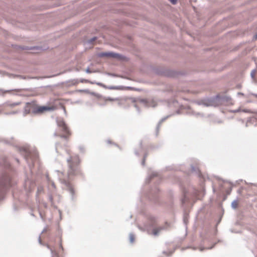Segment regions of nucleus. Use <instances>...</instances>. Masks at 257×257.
<instances>
[{"mask_svg": "<svg viewBox=\"0 0 257 257\" xmlns=\"http://www.w3.org/2000/svg\"><path fill=\"white\" fill-rule=\"evenodd\" d=\"M19 152L23 155L30 169L32 170L34 162L37 160L38 158V154L37 151L31 150L27 148H20Z\"/></svg>", "mask_w": 257, "mask_h": 257, "instance_id": "f257e3e1", "label": "nucleus"}, {"mask_svg": "<svg viewBox=\"0 0 257 257\" xmlns=\"http://www.w3.org/2000/svg\"><path fill=\"white\" fill-rule=\"evenodd\" d=\"M68 164V170L67 173V178L70 179V176L75 175L78 171V165L79 163V159L78 155L71 157L67 159Z\"/></svg>", "mask_w": 257, "mask_h": 257, "instance_id": "f03ea898", "label": "nucleus"}, {"mask_svg": "<svg viewBox=\"0 0 257 257\" xmlns=\"http://www.w3.org/2000/svg\"><path fill=\"white\" fill-rule=\"evenodd\" d=\"M155 222L156 219L154 217H151L148 225H146V228L147 229L149 233L158 236L162 230L167 229L168 224H166L165 225L156 227Z\"/></svg>", "mask_w": 257, "mask_h": 257, "instance_id": "7ed1b4c3", "label": "nucleus"}, {"mask_svg": "<svg viewBox=\"0 0 257 257\" xmlns=\"http://www.w3.org/2000/svg\"><path fill=\"white\" fill-rule=\"evenodd\" d=\"M11 185L10 177L6 174H3L0 177V201L4 198L6 190Z\"/></svg>", "mask_w": 257, "mask_h": 257, "instance_id": "20e7f679", "label": "nucleus"}, {"mask_svg": "<svg viewBox=\"0 0 257 257\" xmlns=\"http://www.w3.org/2000/svg\"><path fill=\"white\" fill-rule=\"evenodd\" d=\"M59 180L62 184L65 185L68 191L71 195V199L73 200L74 199L75 191L71 184L66 178H62L60 176H59Z\"/></svg>", "mask_w": 257, "mask_h": 257, "instance_id": "39448f33", "label": "nucleus"}, {"mask_svg": "<svg viewBox=\"0 0 257 257\" xmlns=\"http://www.w3.org/2000/svg\"><path fill=\"white\" fill-rule=\"evenodd\" d=\"M54 110L53 107H50L47 106H37V109L34 112H36V115L41 114L44 112L47 111H52Z\"/></svg>", "mask_w": 257, "mask_h": 257, "instance_id": "423d86ee", "label": "nucleus"}, {"mask_svg": "<svg viewBox=\"0 0 257 257\" xmlns=\"http://www.w3.org/2000/svg\"><path fill=\"white\" fill-rule=\"evenodd\" d=\"M58 125L61 127L62 131L66 134L70 135L69 131L63 119H60L57 120Z\"/></svg>", "mask_w": 257, "mask_h": 257, "instance_id": "0eeeda50", "label": "nucleus"}, {"mask_svg": "<svg viewBox=\"0 0 257 257\" xmlns=\"http://www.w3.org/2000/svg\"><path fill=\"white\" fill-rule=\"evenodd\" d=\"M98 56L102 57H111L113 58H117L120 56V55L118 53H115L113 52H101L98 54Z\"/></svg>", "mask_w": 257, "mask_h": 257, "instance_id": "6e6552de", "label": "nucleus"}, {"mask_svg": "<svg viewBox=\"0 0 257 257\" xmlns=\"http://www.w3.org/2000/svg\"><path fill=\"white\" fill-rule=\"evenodd\" d=\"M202 105L205 106H211L214 105V98L206 100H202Z\"/></svg>", "mask_w": 257, "mask_h": 257, "instance_id": "1a4fd4ad", "label": "nucleus"}, {"mask_svg": "<svg viewBox=\"0 0 257 257\" xmlns=\"http://www.w3.org/2000/svg\"><path fill=\"white\" fill-rule=\"evenodd\" d=\"M30 113H31V107H30L29 102H27L24 108L23 116H25Z\"/></svg>", "mask_w": 257, "mask_h": 257, "instance_id": "9d476101", "label": "nucleus"}, {"mask_svg": "<svg viewBox=\"0 0 257 257\" xmlns=\"http://www.w3.org/2000/svg\"><path fill=\"white\" fill-rule=\"evenodd\" d=\"M7 75L10 77V78H18L21 79H30V77H26L25 76L23 75H16V74H7Z\"/></svg>", "mask_w": 257, "mask_h": 257, "instance_id": "9b49d317", "label": "nucleus"}, {"mask_svg": "<svg viewBox=\"0 0 257 257\" xmlns=\"http://www.w3.org/2000/svg\"><path fill=\"white\" fill-rule=\"evenodd\" d=\"M187 113L188 114H189V115H194V116H195L196 117H199V116L203 117L204 116L202 113H201L200 112H196L192 110H189L187 112Z\"/></svg>", "mask_w": 257, "mask_h": 257, "instance_id": "f8f14e48", "label": "nucleus"}, {"mask_svg": "<svg viewBox=\"0 0 257 257\" xmlns=\"http://www.w3.org/2000/svg\"><path fill=\"white\" fill-rule=\"evenodd\" d=\"M146 105L148 107H155L157 105L156 101L154 99H152L147 101V104Z\"/></svg>", "mask_w": 257, "mask_h": 257, "instance_id": "ddd939ff", "label": "nucleus"}, {"mask_svg": "<svg viewBox=\"0 0 257 257\" xmlns=\"http://www.w3.org/2000/svg\"><path fill=\"white\" fill-rule=\"evenodd\" d=\"M169 116V115H168L166 117L162 118L159 121V122H158V124L157 125V127H156V135H158V134L159 133V128L160 127V125H161L162 122H163L164 120H165Z\"/></svg>", "mask_w": 257, "mask_h": 257, "instance_id": "4468645a", "label": "nucleus"}, {"mask_svg": "<svg viewBox=\"0 0 257 257\" xmlns=\"http://www.w3.org/2000/svg\"><path fill=\"white\" fill-rule=\"evenodd\" d=\"M30 107H31V113L33 115H36V112H34L37 109V105L35 104L30 103Z\"/></svg>", "mask_w": 257, "mask_h": 257, "instance_id": "2eb2a0df", "label": "nucleus"}, {"mask_svg": "<svg viewBox=\"0 0 257 257\" xmlns=\"http://www.w3.org/2000/svg\"><path fill=\"white\" fill-rule=\"evenodd\" d=\"M158 173H157V172H153L151 175L149 176L147 178V179H146V182H147V183H149V182H150V181H151V180L152 179V178H154V177H156V176H158Z\"/></svg>", "mask_w": 257, "mask_h": 257, "instance_id": "dca6fc26", "label": "nucleus"}, {"mask_svg": "<svg viewBox=\"0 0 257 257\" xmlns=\"http://www.w3.org/2000/svg\"><path fill=\"white\" fill-rule=\"evenodd\" d=\"M191 167L192 172L198 175L199 176H200V171L199 170L198 168H196V167L193 166V165H191Z\"/></svg>", "mask_w": 257, "mask_h": 257, "instance_id": "f3484780", "label": "nucleus"}, {"mask_svg": "<svg viewBox=\"0 0 257 257\" xmlns=\"http://www.w3.org/2000/svg\"><path fill=\"white\" fill-rule=\"evenodd\" d=\"M187 199H188V198H187V192L184 191V197L181 199L182 203V204L185 203Z\"/></svg>", "mask_w": 257, "mask_h": 257, "instance_id": "a211bd4d", "label": "nucleus"}, {"mask_svg": "<svg viewBox=\"0 0 257 257\" xmlns=\"http://www.w3.org/2000/svg\"><path fill=\"white\" fill-rule=\"evenodd\" d=\"M21 103L20 101L16 102H13V103H8V105L10 107H13L15 106L19 105Z\"/></svg>", "mask_w": 257, "mask_h": 257, "instance_id": "6ab92c4d", "label": "nucleus"}, {"mask_svg": "<svg viewBox=\"0 0 257 257\" xmlns=\"http://www.w3.org/2000/svg\"><path fill=\"white\" fill-rule=\"evenodd\" d=\"M130 241L131 243H133L135 240L134 235L132 233H130L129 234Z\"/></svg>", "mask_w": 257, "mask_h": 257, "instance_id": "aec40b11", "label": "nucleus"}, {"mask_svg": "<svg viewBox=\"0 0 257 257\" xmlns=\"http://www.w3.org/2000/svg\"><path fill=\"white\" fill-rule=\"evenodd\" d=\"M49 201L51 202V205L54 206L53 196L51 194H49L48 196Z\"/></svg>", "mask_w": 257, "mask_h": 257, "instance_id": "412c9836", "label": "nucleus"}, {"mask_svg": "<svg viewBox=\"0 0 257 257\" xmlns=\"http://www.w3.org/2000/svg\"><path fill=\"white\" fill-rule=\"evenodd\" d=\"M103 99L105 101L109 100V101H115V100H117V98H111V97H104L103 98Z\"/></svg>", "mask_w": 257, "mask_h": 257, "instance_id": "4be33fe9", "label": "nucleus"}, {"mask_svg": "<svg viewBox=\"0 0 257 257\" xmlns=\"http://www.w3.org/2000/svg\"><path fill=\"white\" fill-rule=\"evenodd\" d=\"M237 206V201L234 200L231 203V207L233 209H236Z\"/></svg>", "mask_w": 257, "mask_h": 257, "instance_id": "5701e85b", "label": "nucleus"}, {"mask_svg": "<svg viewBox=\"0 0 257 257\" xmlns=\"http://www.w3.org/2000/svg\"><path fill=\"white\" fill-rule=\"evenodd\" d=\"M19 112H20L19 110L12 111H11V112H6V113H5V114L6 115H12V114H15L18 113Z\"/></svg>", "mask_w": 257, "mask_h": 257, "instance_id": "b1692460", "label": "nucleus"}, {"mask_svg": "<svg viewBox=\"0 0 257 257\" xmlns=\"http://www.w3.org/2000/svg\"><path fill=\"white\" fill-rule=\"evenodd\" d=\"M96 39H97V37H93V38L88 40L87 43L88 44H91L93 41H94Z\"/></svg>", "mask_w": 257, "mask_h": 257, "instance_id": "393cba45", "label": "nucleus"}, {"mask_svg": "<svg viewBox=\"0 0 257 257\" xmlns=\"http://www.w3.org/2000/svg\"><path fill=\"white\" fill-rule=\"evenodd\" d=\"M23 50H33V49H34L35 48V47H22L21 48ZM36 49H38V47H36Z\"/></svg>", "mask_w": 257, "mask_h": 257, "instance_id": "a878e982", "label": "nucleus"}, {"mask_svg": "<svg viewBox=\"0 0 257 257\" xmlns=\"http://www.w3.org/2000/svg\"><path fill=\"white\" fill-rule=\"evenodd\" d=\"M2 165H4V166H5L6 167H7L9 166L10 164H9V163L7 161V160H5L4 161V162H3V164H2Z\"/></svg>", "mask_w": 257, "mask_h": 257, "instance_id": "bb28decb", "label": "nucleus"}, {"mask_svg": "<svg viewBox=\"0 0 257 257\" xmlns=\"http://www.w3.org/2000/svg\"><path fill=\"white\" fill-rule=\"evenodd\" d=\"M96 84L98 86H101L104 88H106V87H107L106 85H104V84H103L101 82H97V83H96Z\"/></svg>", "mask_w": 257, "mask_h": 257, "instance_id": "cd10ccee", "label": "nucleus"}, {"mask_svg": "<svg viewBox=\"0 0 257 257\" xmlns=\"http://www.w3.org/2000/svg\"><path fill=\"white\" fill-rule=\"evenodd\" d=\"M118 88V86H107L106 89H117Z\"/></svg>", "mask_w": 257, "mask_h": 257, "instance_id": "c85d7f7f", "label": "nucleus"}, {"mask_svg": "<svg viewBox=\"0 0 257 257\" xmlns=\"http://www.w3.org/2000/svg\"><path fill=\"white\" fill-rule=\"evenodd\" d=\"M255 73V69H253L250 73V76L252 79H254V78Z\"/></svg>", "mask_w": 257, "mask_h": 257, "instance_id": "c756f323", "label": "nucleus"}, {"mask_svg": "<svg viewBox=\"0 0 257 257\" xmlns=\"http://www.w3.org/2000/svg\"><path fill=\"white\" fill-rule=\"evenodd\" d=\"M147 156V154H146L144 155V156L143 160V161H142V165H143V166H144V165H145V159H146V158Z\"/></svg>", "mask_w": 257, "mask_h": 257, "instance_id": "7c9ffc66", "label": "nucleus"}, {"mask_svg": "<svg viewBox=\"0 0 257 257\" xmlns=\"http://www.w3.org/2000/svg\"><path fill=\"white\" fill-rule=\"evenodd\" d=\"M163 253L164 254H165L166 255H167V256H169L170 255L172 254L173 253V251H170L169 253L167 252V251H164L163 252Z\"/></svg>", "mask_w": 257, "mask_h": 257, "instance_id": "2f4dec72", "label": "nucleus"}, {"mask_svg": "<svg viewBox=\"0 0 257 257\" xmlns=\"http://www.w3.org/2000/svg\"><path fill=\"white\" fill-rule=\"evenodd\" d=\"M85 72L87 73H90L92 72H95V71H92L90 70L89 67H87V69L85 70Z\"/></svg>", "mask_w": 257, "mask_h": 257, "instance_id": "473e14b6", "label": "nucleus"}, {"mask_svg": "<svg viewBox=\"0 0 257 257\" xmlns=\"http://www.w3.org/2000/svg\"><path fill=\"white\" fill-rule=\"evenodd\" d=\"M108 76H113V77H118V75L114 74V73H107L106 74Z\"/></svg>", "mask_w": 257, "mask_h": 257, "instance_id": "72a5a7b5", "label": "nucleus"}, {"mask_svg": "<svg viewBox=\"0 0 257 257\" xmlns=\"http://www.w3.org/2000/svg\"><path fill=\"white\" fill-rule=\"evenodd\" d=\"M80 82L81 83L86 82L88 83V82H90V80L84 79H81L80 80Z\"/></svg>", "mask_w": 257, "mask_h": 257, "instance_id": "f704fd0d", "label": "nucleus"}, {"mask_svg": "<svg viewBox=\"0 0 257 257\" xmlns=\"http://www.w3.org/2000/svg\"><path fill=\"white\" fill-rule=\"evenodd\" d=\"M30 182L31 181L28 179H27V180H26L25 181V188H26V189H27V186L28 185V184H29L30 183Z\"/></svg>", "mask_w": 257, "mask_h": 257, "instance_id": "c9c22d12", "label": "nucleus"}, {"mask_svg": "<svg viewBox=\"0 0 257 257\" xmlns=\"http://www.w3.org/2000/svg\"><path fill=\"white\" fill-rule=\"evenodd\" d=\"M241 111L242 112H245V113H250L251 112V111L250 110L247 109H243L241 110Z\"/></svg>", "mask_w": 257, "mask_h": 257, "instance_id": "e433bc0d", "label": "nucleus"}, {"mask_svg": "<svg viewBox=\"0 0 257 257\" xmlns=\"http://www.w3.org/2000/svg\"><path fill=\"white\" fill-rule=\"evenodd\" d=\"M184 222L185 224H187V215H185L184 217Z\"/></svg>", "mask_w": 257, "mask_h": 257, "instance_id": "4c0bfd02", "label": "nucleus"}, {"mask_svg": "<svg viewBox=\"0 0 257 257\" xmlns=\"http://www.w3.org/2000/svg\"><path fill=\"white\" fill-rule=\"evenodd\" d=\"M195 103L196 104H197V105H202V100L196 101L195 102Z\"/></svg>", "mask_w": 257, "mask_h": 257, "instance_id": "58836bf2", "label": "nucleus"}, {"mask_svg": "<svg viewBox=\"0 0 257 257\" xmlns=\"http://www.w3.org/2000/svg\"><path fill=\"white\" fill-rule=\"evenodd\" d=\"M51 253L52 254V257H55V256H56V257H57V254L54 253V251H53V250L51 249Z\"/></svg>", "mask_w": 257, "mask_h": 257, "instance_id": "ea45409f", "label": "nucleus"}, {"mask_svg": "<svg viewBox=\"0 0 257 257\" xmlns=\"http://www.w3.org/2000/svg\"><path fill=\"white\" fill-rule=\"evenodd\" d=\"M91 94H92V95H94V96H97V97H99V96H100V95L99 94H97V93H95V92H92V93H91Z\"/></svg>", "mask_w": 257, "mask_h": 257, "instance_id": "a19ab883", "label": "nucleus"}, {"mask_svg": "<svg viewBox=\"0 0 257 257\" xmlns=\"http://www.w3.org/2000/svg\"><path fill=\"white\" fill-rule=\"evenodd\" d=\"M172 4L175 5L177 3V0H169Z\"/></svg>", "mask_w": 257, "mask_h": 257, "instance_id": "79ce46f5", "label": "nucleus"}, {"mask_svg": "<svg viewBox=\"0 0 257 257\" xmlns=\"http://www.w3.org/2000/svg\"><path fill=\"white\" fill-rule=\"evenodd\" d=\"M240 111H241V110L240 109H237L232 110V112H233L234 113H236V112H239Z\"/></svg>", "mask_w": 257, "mask_h": 257, "instance_id": "37998d69", "label": "nucleus"}, {"mask_svg": "<svg viewBox=\"0 0 257 257\" xmlns=\"http://www.w3.org/2000/svg\"><path fill=\"white\" fill-rule=\"evenodd\" d=\"M135 107L136 108V109L137 110V111H138V112H140V109L138 107V106L137 105H135Z\"/></svg>", "mask_w": 257, "mask_h": 257, "instance_id": "c03bdc74", "label": "nucleus"}, {"mask_svg": "<svg viewBox=\"0 0 257 257\" xmlns=\"http://www.w3.org/2000/svg\"><path fill=\"white\" fill-rule=\"evenodd\" d=\"M88 83H90V84H96V83H97L95 81H90V82H88Z\"/></svg>", "mask_w": 257, "mask_h": 257, "instance_id": "a18cd8bd", "label": "nucleus"}, {"mask_svg": "<svg viewBox=\"0 0 257 257\" xmlns=\"http://www.w3.org/2000/svg\"><path fill=\"white\" fill-rule=\"evenodd\" d=\"M43 189L41 187H39L38 188V192H41Z\"/></svg>", "mask_w": 257, "mask_h": 257, "instance_id": "49530a36", "label": "nucleus"}, {"mask_svg": "<svg viewBox=\"0 0 257 257\" xmlns=\"http://www.w3.org/2000/svg\"><path fill=\"white\" fill-rule=\"evenodd\" d=\"M60 137L62 138L66 139L67 137L66 135H61Z\"/></svg>", "mask_w": 257, "mask_h": 257, "instance_id": "de8ad7c7", "label": "nucleus"}, {"mask_svg": "<svg viewBox=\"0 0 257 257\" xmlns=\"http://www.w3.org/2000/svg\"><path fill=\"white\" fill-rule=\"evenodd\" d=\"M39 242L40 244L42 243L41 240V237L40 236H39Z\"/></svg>", "mask_w": 257, "mask_h": 257, "instance_id": "09e8293b", "label": "nucleus"}, {"mask_svg": "<svg viewBox=\"0 0 257 257\" xmlns=\"http://www.w3.org/2000/svg\"><path fill=\"white\" fill-rule=\"evenodd\" d=\"M251 95L257 98V94H256V93H251Z\"/></svg>", "mask_w": 257, "mask_h": 257, "instance_id": "8fccbe9b", "label": "nucleus"}, {"mask_svg": "<svg viewBox=\"0 0 257 257\" xmlns=\"http://www.w3.org/2000/svg\"><path fill=\"white\" fill-rule=\"evenodd\" d=\"M40 215L41 218L43 220H44V218H43V217L42 216V213H41V212H40Z\"/></svg>", "mask_w": 257, "mask_h": 257, "instance_id": "3c124183", "label": "nucleus"}, {"mask_svg": "<svg viewBox=\"0 0 257 257\" xmlns=\"http://www.w3.org/2000/svg\"><path fill=\"white\" fill-rule=\"evenodd\" d=\"M135 154H136L137 156H139V153H138L137 151H136L135 152Z\"/></svg>", "mask_w": 257, "mask_h": 257, "instance_id": "603ef678", "label": "nucleus"}, {"mask_svg": "<svg viewBox=\"0 0 257 257\" xmlns=\"http://www.w3.org/2000/svg\"><path fill=\"white\" fill-rule=\"evenodd\" d=\"M254 38L257 39V33L254 36Z\"/></svg>", "mask_w": 257, "mask_h": 257, "instance_id": "864d4df0", "label": "nucleus"}, {"mask_svg": "<svg viewBox=\"0 0 257 257\" xmlns=\"http://www.w3.org/2000/svg\"><path fill=\"white\" fill-rule=\"evenodd\" d=\"M52 186H53L54 188H55V184H54V182H52Z\"/></svg>", "mask_w": 257, "mask_h": 257, "instance_id": "5fc2aeb1", "label": "nucleus"}, {"mask_svg": "<svg viewBox=\"0 0 257 257\" xmlns=\"http://www.w3.org/2000/svg\"><path fill=\"white\" fill-rule=\"evenodd\" d=\"M73 81H75L74 83H78V80H73Z\"/></svg>", "mask_w": 257, "mask_h": 257, "instance_id": "6e6d98bb", "label": "nucleus"}, {"mask_svg": "<svg viewBox=\"0 0 257 257\" xmlns=\"http://www.w3.org/2000/svg\"><path fill=\"white\" fill-rule=\"evenodd\" d=\"M63 110H64V113H65V114H66V111L65 108L64 107H63Z\"/></svg>", "mask_w": 257, "mask_h": 257, "instance_id": "4d7b16f0", "label": "nucleus"}, {"mask_svg": "<svg viewBox=\"0 0 257 257\" xmlns=\"http://www.w3.org/2000/svg\"><path fill=\"white\" fill-rule=\"evenodd\" d=\"M60 247L62 248V249H63L61 243L60 244Z\"/></svg>", "mask_w": 257, "mask_h": 257, "instance_id": "13d9d810", "label": "nucleus"}, {"mask_svg": "<svg viewBox=\"0 0 257 257\" xmlns=\"http://www.w3.org/2000/svg\"><path fill=\"white\" fill-rule=\"evenodd\" d=\"M215 244H214L213 245H212V246L210 247H208V249H211L213 247V246H214Z\"/></svg>", "mask_w": 257, "mask_h": 257, "instance_id": "bf43d9fd", "label": "nucleus"}, {"mask_svg": "<svg viewBox=\"0 0 257 257\" xmlns=\"http://www.w3.org/2000/svg\"><path fill=\"white\" fill-rule=\"evenodd\" d=\"M59 214H60V216L61 217V211L60 210H59Z\"/></svg>", "mask_w": 257, "mask_h": 257, "instance_id": "052dcab7", "label": "nucleus"}, {"mask_svg": "<svg viewBox=\"0 0 257 257\" xmlns=\"http://www.w3.org/2000/svg\"><path fill=\"white\" fill-rule=\"evenodd\" d=\"M204 249V248H203V247H200V251H202Z\"/></svg>", "mask_w": 257, "mask_h": 257, "instance_id": "680f3d73", "label": "nucleus"}, {"mask_svg": "<svg viewBox=\"0 0 257 257\" xmlns=\"http://www.w3.org/2000/svg\"><path fill=\"white\" fill-rule=\"evenodd\" d=\"M45 230H46V229H45V228H44V229L42 231L41 233H43L44 231H45Z\"/></svg>", "mask_w": 257, "mask_h": 257, "instance_id": "e2e57ef3", "label": "nucleus"}, {"mask_svg": "<svg viewBox=\"0 0 257 257\" xmlns=\"http://www.w3.org/2000/svg\"><path fill=\"white\" fill-rule=\"evenodd\" d=\"M219 96L218 95H217L216 97H215V99H218L219 98Z\"/></svg>", "mask_w": 257, "mask_h": 257, "instance_id": "0e129e2a", "label": "nucleus"}, {"mask_svg": "<svg viewBox=\"0 0 257 257\" xmlns=\"http://www.w3.org/2000/svg\"><path fill=\"white\" fill-rule=\"evenodd\" d=\"M238 94H239V95H243V93H240V92H238Z\"/></svg>", "mask_w": 257, "mask_h": 257, "instance_id": "69168bd1", "label": "nucleus"}, {"mask_svg": "<svg viewBox=\"0 0 257 257\" xmlns=\"http://www.w3.org/2000/svg\"><path fill=\"white\" fill-rule=\"evenodd\" d=\"M177 114H179V113H180V111H179V110H177Z\"/></svg>", "mask_w": 257, "mask_h": 257, "instance_id": "338daca9", "label": "nucleus"}, {"mask_svg": "<svg viewBox=\"0 0 257 257\" xmlns=\"http://www.w3.org/2000/svg\"><path fill=\"white\" fill-rule=\"evenodd\" d=\"M230 99V98H229V97H227V98H226V100H228V99Z\"/></svg>", "mask_w": 257, "mask_h": 257, "instance_id": "774afa93", "label": "nucleus"}]
</instances>
